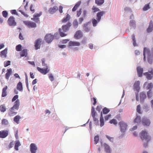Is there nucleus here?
Wrapping results in <instances>:
<instances>
[{
    "instance_id": "obj_1",
    "label": "nucleus",
    "mask_w": 153,
    "mask_h": 153,
    "mask_svg": "<svg viewBox=\"0 0 153 153\" xmlns=\"http://www.w3.org/2000/svg\"><path fill=\"white\" fill-rule=\"evenodd\" d=\"M140 137L143 142V145L145 148L148 146V143L150 140L151 138L148 132L146 131H142L140 133Z\"/></svg>"
},
{
    "instance_id": "obj_2",
    "label": "nucleus",
    "mask_w": 153,
    "mask_h": 153,
    "mask_svg": "<svg viewBox=\"0 0 153 153\" xmlns=\"http://www.w3.org/2000/svg\"><path fill=\"white\" fill-rule=\"evenodd\" d=\"M146 54L148 58V62L150 64L152 63L153 60V55L152 53L150 50L146 48H144L143 55V59L144 61L146 60Z\"/></svg>"
},
{
    "instance_id": "obj_3",
    "label": "nucleus",
    "mask_w": 153,
    "mask_h": 153,
    "mask_svg": "<svg viewBox=\"0 0 153 153\" xmlns=\"http://www.w3.org/2000/svg\"><path fill=\"white\" fill-rule=\"evenodd\" d=\"M71 25V23L68 22L66 25H63L61 29H59V34L61 37H64L67 35V34L65 33L69 30Z\"/></svg>"
},
{
    "instance_id": "obj_4",
    "label": "nucleus",
    "mask_w": 153,
    "mask_h": 153,
    "mask_svg": "<svg viewBox=\"0 0 153 153\" xmlns=\"http://www.w3.org/2000/svg\"><path fill=\"white\" fill-rule=\"evenodd\" d=\"M105 13V12L104 11H102L98 12L97 14V19H92V24L93 25L94 27H95L97 25L98 22H99L101 19V16Z\"/></svg>"
},
{
    "instance_id": "obj_5",
    "label": "nucleus",
    "mask_w": 153,
    "mask_h": 153,
    "mask_svg": "<svg viewBox=\"0 0 153 153\" xmlns=\"http://www.w3.org/2000/svg\"><path fill=\"white\" fill-rule=\"evenodd\" d=\"M119 124L120 125V131L123 133L121 135L123 137L127 129V125L126 123L123 121L120 122Z\"/></svg>"
},
{
    "instance_id": "obj_6",
    "label": "nucleus",
    "mask_w": 153,
    "mask_h": 153,
    "mask_svg": "<svg viewBox=\"0 0 153 153\" xmlns=\"http://www.w3.org/2000/svg\"><path fill=\"white\" fill-rule=\"evenodd\" d=\"M101 145L104 147V151L106 153H111L112 150L109 145L105 143H103L102 142H100Z\"/></svg>"
},
{
    "instance_id": "obj_7",
    "label": "nucleus",
    "mask_w": 153,
    "mask_h": 153,
    "mask_svg": "<svg viewBox=\"0 0 153 153\" xmlns=\"http://www.w3.org/2000/svg\"><path fill=\"white\" fill-rule=\"evenodd\" d=\"M42 14V12H40L39 14L35 13L33 15V18H31L32 20L34 21L35 22L39 24L40 22L39 18Z\"/></svg>"
},
{
    "instance_id": "obj_8",
    "label": "nucleus",
    "mask_w": 153,
    "mask_h": 153,
    "mask_svg": "<svg viewBox=\"0 0 153 153\" xmlns=\"http://www.w3.org/2000/svg\"><path fill=\"white\" fill-rule=\"evenodd\" d=\"M23 23L29 28H35L36 27V23L30 21H24Z\"/></svg>"
},
{
    "instance_id": "obj_9",
    "label": "nucleus",
    "mask_w": 153,
    "mask_h": 153,
    "mask_svg": "<svg viewBox=\"0 0 153 153\" xmlns=\"http://www.w3.org/2000/svg\"><path fill=\"white\" fill-rule=\"evenodd\" d=\"M7 22L9 25L11 26H14L16 24L15 18L12 16H11L9 18Z\"/></svg>"
},
{
    "instance_id": "obj_10",
    "label": "nucleus",
    "mask_w": 153,
    "mask_h": 153,
    "mask_svg": "<svg viewBox=\"0 0 153 153\" xmlns=\"http://www.w3.org/2000/svg\"><path fill=\"white\" fill-rule=\"evenodd\" d=\"M54 37V36L52 35L51 34H48L45 36V39L47 43H49L52 41Z\"/></svg>"
},
{
    "instance_id": "obj_11",
    "label": "nucleus",
    "mask_w": 153,
    "mask_h": 153,
    "mask_svg": "<svg viewBox=\"0 0 153 153\" xmlns=\"http://www.w3.org/2000/svg\"><path fill=\"white\" fill-rule=\"evenodd\" d=\"M142 123L143 125L149 126L151 123V121L150 120L147 118L144 117L142 119Z\"/></svg>"
},
{
    "instance_id": "obj_12",
    "label": "nucleus",
    "mask_w": 153,
    "mask_h": 153,
    "mask_svg": "<svg viewBox=\"0 0 153 153\" xmlns=\"http://www.w3.org/2000/svg\"><path fill=\"white\" fill-rule=\"evenodd\" d=\"M146 76V78L149 80L151 79L153 77V71L152 69H151V71L146 72L144 74Z\"/></svg>"
},
{
    "instance_id": "obj_13",
    "label": "nucleus",
    "mask_w": 153,
    "mask_h": 153,
    "mask_svg": "<svg viewBox=\"0 0 153 153\" xmlns=\"http://www.w3.org/2000/svg\"><path fill=\"white\" fill-rule=\"evenodd\" d=\"M37 147L34 143H31L30 145V150L31 153H36Z\"/></svg>"
},
{
    "instance_id": "obj_14",
    "label": "nucleus",
    "mask_w": 153,
    "mask_h": 153,
    "mask_svg": "<svg viewBox=\"0 0 153 153\" xmlns=\"http://www.w3.org/2000/svg\"><path fill=\"white\" fill-rule=\"evenodd\" d=\"M42 42V39H38L35 41V46L36 50L40 48Z\"/></svg>"
},
{
    "instance_id": "obj_15",
    "label": "nucleus",
    "mask_w": 153,
    "mask_h": 153,
    "mask_svg": "<svg viewBox=\"0 0 153 153\" xmlns=\"http://www.w3.org/2000/svg\"><path fill=\"white\" fill-rule=\"evenodd\" d=\"M37 69L41 73L43 74H45L47 73H48L49 71V70L48 69L47 66H46V68L45 69L41 68L39 67H37Z\"/></svg>"
},
{
    "instance_id": "obj_16",
    "label": "nucleus",
    "mask_w": 153,
    "mask_h": 153,
    "mask_svg": "<svg viewBox=\"0 0 153 153\" xmlns=\"http://www.w3.org/2000/svg\"><path fill=\"white\" fill-rule=\"evenodd\" d=\"M20 105V102L19 100L17 99L14 103V104L12 107V109H16L18 110L19 108Z\"/></svg>"
},
{
    "instance_id": "obj_17",
    "label": "nucleus",
    "mask_w": 153,
    "mask_h": 153,
    "mask_svg": "<svg viewBox=\"0 0 153 153\" xmlns=\"http://www.w3.org/2000/svg\"><path fill=\"white\" fill-rule=\"evenodd\" d=\"M8 132L7 131H0V137L4 138L8 135Z\"/></svg>"
},
{
    "instance_id": "obj_18",
    "label": "nucleus",
    "mask_w": 153,
    "mask_h": 153,
    "mask_svg": "<svg viewBox=\"0 0 153 153\" xmlns=\"http://www.w3.org/2000/svg\"><path fill=\"white\" fill-rule=\"evenodd\" d=\"M80 45V43L79 42L70 41L69 42L68 47H70L73 46H79Z\"/></svg>"
},
{
    "instance_id": "obj_19",
    "label": "nucleus",
    "mask_w": 153,
    "mask_h": 153,
    "mask_svg": "<svg viewBox=\"0 0 153 153\" xmlns=\"http://www.w3.org/2000/svg\"><path fill=\"white\" fill-rule=\"evenodd\" d=\"M82 36V33L81 32L80 30H79L77 31L75 35H74V37L76 39H79Z\"/></svg>"
},
{
    "instance_id": "obj_20",
    "label": "nucleus",
    "mask_w": 153,
    "mask_h": 153,
    "mask_svg": "<svg viewBox=\"0 0 153 153\" xmlns=\"http://www.w3.org/2000/svg\"><path fill=\"white\" fill-rule=\"evenodd\" d=\"M7 49L5 48L4 50L1 52L0 56L2 58H5L7 56Z\"/></svg>"
},
{
    "instance_id": "obj_21",
    "label": "nucleus",
    "mask_w": 153,
    "mask_h": 153,
    "mask_svg": "<svg viewBox=\"0 0 153 153\" xmlns=\"http://www.w3.org/2000/svg\"><path fill=\"white\" fill-rule=\"evenodd\" d=\"M146 97V94L143 92H141L140 94V98L141 102H143L144 101V100Z\"/></svg>"
},
{
    "instance_id": "obj_22",
    "label": "nucleus",
    "mask_w": 153,
    "mask_h": 153,
    "mask_svg": "<svg viewBox=\"0 0 153 153\" xmlns=\"http://www.w3.org/2000/svg\"><path fill=\"white\" fill-rule=\"evenodd\" d=\"M140 82L139 81H137L135 82L134 85V88L137 91H139L140 89Z\"/></svg>"
},
{
    "instance_id": "obj_23",
    "label": "nucleus",
    "mask_w": 153,
    "mask_h": 153,
    "mask_svg": "<svg viewBox=\"0 0 153 153\" xmlns=\"http://www.w3.org/2000/svg\"><path fill=\"white\" fill-rule=\"evenodd\" d=\"M138 74L139 77H141L143 72V69L140 67H138L137 68Z\"/></svg>"
},
{
    "instance_id": "obj_24",
    "label": "nucleus",
    "mask_w": 153,
    "mask_h": 153,
    "mask_svg": "<svg viewBox=\"0 0 153 153\" xmlns=\"http://www.w3.org/2000/svg\"><path fill=\"white\" fill-rule=\"evenodd\" d=\"M7 72L5 74V78L7 79H8L9 77L12 74V69L11 68H10L7 69Z\"/></svg>"
},
{
    "instance_id": "obj_25",
    "label": "nucleus",
    "mask_w": 153,
    "mask_h": 153,
    "mask_svg": "<svg viewBox=\"0 0 153 153\" xmlns=\"http://www.w3.org/2000/svg\"><path fill=\"white\" fill-rule=\"evenodd\" d=\"M153 29V22L151 21L150 22L149 25L147 30V31L148 33L151 32Z\"/></svg>"
},
{
    "instance_id": "obj_26",
    "label": "nucleus",
    "mask_w": 153,
    "mask_h": 153,
    "mask_svg": "<svg viewBox=\"0 0 153 153\" xmlns=\"http://www.w3.org/2000/svg\"><path fill=\"white\" fill-rule=\"evenodd\" d=\"M17 89L20 91H23V86L22 82H19L17 85Z\"/></svg>"
},
{
    "instance_id": "obj_27",
    "label": "nucleus",
    "mask_w": 153,
    "mask_h": 153,
    "mask_svg": "<svg viewBox=\"0 0 153 153\" xmlns=\"http://www.w3.org/2000/svg\"><path fill=\"white\" fill-rule=\"evenodd\" d=\"M21 118V117L20 116L17 115L14 118L13 121L17 124H18L19 123V120Z\"/></svg>"
},
{
    "instance_id": "obj_28",
    "label": "nucleus",
    "mask_w": 153,
    "mask_h": 153,
    "mask_svg": "<svg viewBox=\"0 0 153 153\" xmlns=\"http://www.w3.org/2000/svg\"><path fill=\"white\" fill-rule=\"evenodd\" d=\"M27 49H24L22 50L20 52V55L22 57L25 56L26 57L27 55Z\"/></svg>"
},
{
    "instance_id": "obj_29",
    "label": "nucleus",
    "mask_w": 153,
    "mask_h": 153,
    "mask_svg": "<svg viewBox=\"0 0 153 153\" xmlns=\"http://www.w3.org/2000/svg\"><path fill=\"white\" fill-rule=\"evenodd\" d=\"M7 86H6L4 88L2 89V97H3L6 96L7 95V92L6 90L7 89Z\"/></svg>"
},
{
    "instance_id": "obj_30",
    "label": "nucleus",
    "mask_w": 153,
    "mask_h": 153,
    "mask_svg": "<svg viewBox=\"0 0 153 153\" xmlns=\"http://www.w3.org/2000/svg\"><path fill=\"white\" fill-rule=\"evenodd\" d=\"M100 122V126L101 127H102L104 125V121L103 117H102V112H101Z\"/></svg>"
},
{
    "instance_id": "obj_31",
    "label": "nucleus",
    "mask_w": 153,
    "mask_h": 153,
    "mask_svg": "<svg viewBox=\"0 0 153 153\" xmlns=\"http://www.w3.org/2000/svg\"><path fill=\"white\" fill-rule=\"evenodd\" d=\"M14 109H12L11 108L8 113L9 115L11 116H12L16 114L17 113V112L14 111Z\"/></svg>"
},
{
    "instance_id": "obj_32",
    "label": "nucleus",
    "mask_w": 153,
    "mask_h": 153,
    "mask_svg": "<svg viewBox=\"0 0 153 153\" xmlns=\"http://www.w3.org/2000/svg\"><path fill=\"white\" fill-rule=\"evenodd\" d=\"M9 122L7 120L5 119H3L1 120V124L3 125L7 126L8 125Z\"/></svg>"
},
{
    "instance_id": "obj_33",
    "label": "nucleus",
    "mask_w": 153,
    "mask_h": 153,
    "mask_svg": "<svg viewBox=\"0 0 153 153\" xmlns=\"http://www.w3.org/2000/svg\"><path fill=\"white\" fill-rule=\"evenodd\" d=\"M129 25L130 27H131L134 28L136 27V23L133 20H131L130 21Z\"/></svg>"
},
{
    "instance_id": "obj_34",
    "label": "nucleus",
    "mask_w": 153,
    "mask_h": 153,
    "mask_svg": "<svg viewBox=\"0 0 153 153\" xmlns=\"http://www.w3.org/2000/svg\"><path fill=\"white\" fill-rule=\"evenodd\" d=\"M73 25L74 28L76 29V28L78 25V23L77 20L76 19L74 20L73 23Z\"/></svg>"
},
{
    "instance_id": "obj_35",
    "label": "nucleus",
    "mask_w": 153,
    "mask_h": 153,
    "mask_svg": "<svg viewBox=\"0 0 153 153\" xmlns=\"http://www.w3.org/2000/svg\"><path fill=\"white\" fill-rule=\"evenodd\" d=\"M95 3L98 5H101L104 3V0H95Z\"/></svg>"
},
{
    "instance_id": "obj_36",
    "label": "nucleus",
    "mask_w": 153,
    "mask_h": 153,
    "mask_svg": "<svg viewBox=\"0 0 153 153\" xmlns=\"http://www.w3.org/2000/svg\"><path fill=\"white\" fill-rule=\"evenodd\" d=\"M70 19V16L68 14H67L66 16V17L63 19L62 21L63 22H65L68 21Z\"/></svg>"
},
{
    "instance_id": "obj_37",
    "label": "nucleus",
    "mask_w": 153,
    "mask_h": 153,
    "mask_svg": "<svg viewBox=\"0 0 153 153\" xmlns=\"http://www.w3.org/2000/svg\"><path fill=\"white\" fill-rule=\"evenodd\" d=\"M140 118H141L140 116H137L136 118L134 120V122L137 123H140L141 122Z\"/></svg>"
},
{
    "instance_id": "obj_38",
    "label": "nucleus",
    "mask_w": 153,
    "mask_h": 153,
    "mask_svg": "<svg viewBox=\"0 0 153 153\" xmlns=\"http://www.w3.org/2000/svg\"><path fill=\"white\" fill-rule=\"evenodd\" d=\"M153 87V84L152 83H150L148 84V85L146 87V90H151Z\"/></svg>"
},
{
    "instance_id": "obj_39",
    "label": "nucleus",
    "mask_w": 153,
    "mask_h": 153,
    "mask_svg": "<svg viewBox=\"0 0 153 153\" xmlns=\"http://www.w3.org/2000/svg\"><path fill=\"white\" fill-rule=\"evenodd\" d=\"M21 145V143L19 141L16 142L15 146V149L17 151L18 150V147L19 146H20Z\"/></svg>"
},
{
    "instance_id": "obj_40",
    "label": "nucleus",
    "mask_w": 153,
    "mask_h": 153,
    "mask_svg": "<svg viewBox=\"0 0 153 153\" xmlns=\"http://www.w3.org/2000/svg\"><path fill=\"white\" fill-rule=\"evenodd\" d=\"M0 110L2 112H4L6 110L5 106L4 105H1L0 106Z\"/></svg>"
},
{
    "instance_id": "obj_41",
    "label": "nucleus",
    "mask_w": 153,
    "mask_h": 153,
    "mask_svg": "<svg viewBox=\"0 0 153 153\" xmlns=\"http://www.w3.org/2000/svg\"><path fill=\"white\" fill-rule=\"evenodd\" d=\"M102 111L104 114H106L110 111V110L106 107H105L103 109Z\"/></svg>"
},
{
    "instance_id": "obj_42",
    "label": "nucleus",
    "mask_w": 153,
    "mask_h": 153,
    "mask_svg": "<svg viewBox=\"0 0 153 153\" xmlns=\"http://www.w3.org/2000/svg\"><path fill=\"white\" fill-rule=\"evenodd\" d=\"M150 8L149 4H146L143 8L144 11H146Z\"/></svg>"
},
{
    "instance_id": "obj_43",
    "label": "nucleus",
    "mask_w": 153,
    "mask_h": 153,
    "mask_svg": "<svg viewBox=\"0 0 153 153\" xmlns=\"http://www.w3.org/2000/svg\"><path fill=\"white\" fill-rule=\"evenodd\" d=\"M22 46L21 45L19 44L17 45L16 46V50L17 51H21V48Z\"/></svg>"
},
{
    "instance_id": "obj_44",
    "label": "nucleus",
    "mask_w": 153,
    "mask_h": 153,
    "mask_svg": "<svg viewBox=\"0 0 153 153\" xmlns=\"http://www.w3.org/2000/svg\"><path fill=\"white\" fill-rule=\"evenodd\" d=\"M99 140V136L97 135L95 136L94 138V141L95 144H97Z\"/></svg>"
},
{
    "instance_id": "obj_45",
    "label": "nucleus",
    "mask_w": 153,
    "mask_h": 153,
    "mask_svg": "<svg viewBox=\"0 0 153 153\" xmlns=\"http://www.w3.org/2000/svg\"><path fill=\"white\" fill-rule=\"evenodd\" d=\"M92 9L94 11V12H95L97 11H100V9L95 7L94 6H93V7Z\"/></svg>"
},
{
    "instance_id": "obj_46",
    "label": "nucleus",
    "mask_w": 153,
    "mask_h": 153,
    "mask_svg": "<svg viewBox=\"0 0 153 153\" xmlns=\"http://www.w3.org/2000/svg\"><path fill=\"white\" fill-rule=\"evenodd\" d=\"M110 123L111 124L113 123L114 125H116L117 123V122L116 120L113 119L110 121Z\"/></svg>"
},
{
    "instance_id": "obj_47",
    "label": "nucleus",
    "mask_w": 153,
    "mask_h": 153,
    "mask_svg": "<svg viewBox=\"0 0 153 153\" xmlns=\"http://www.w3.org/2000/svg\"><path fill=\"white\" fill-rule=\"evenodd\" d=\"M148 97L149 98H151L152 96V93L151 90H149L147 93Z\"/></svg>"
},
{
    "instance_id": "obj_48",
    "label": "nucleus",
    "mask_w": 153,
    "mask_h": 153,
    "mask_svg": "<svg viewBox=\"0 0 153 153\" xmlns=\"http://www.w3.org/2000/svg\"><path fill=\"white\" fill-rule=\"evenodd\" d=\"M106 137L111 142H113L114 140V138L113 137H111L110 136H108V135H105Z\"/></svg>"
},
{
    "instance_id": "obj_49",
    "label": "nucleus",
    "mask_w": 153,
    "mask_h": 153,
    "mask_svg": "<svg viewBox=\"0 0 153 153\" xmlns=\"http://www.w3.org/2000/svg\"><path fill=\"white\" fill-rule=\"evenodd\" d=\"M49 78L51 81H53L54 80L53 76L52 74H48Z\"/></svg>"
},
{
    "instance_id": "obj_50",
    "label": "nucleus",
    "mask_w": 153,
    "mask_h": 153,
    "mask_svg": "<svg viewBox=\"0 0 153 153\" xmlns=\"http://www.w3.org/2000/svg\"><path fill=\"white\" fill-rule=\"evenodd\" d=\"M10 61H7L5 62L4 63V66L6 67L7 66L10 65Z\"/></svg>"
},
{
    "instance_id": "obj_51",
    "label": "nucleus",
    "mask_w": 153,
    "mask_h": 153,
    "mask_svg": "<svg viewBox=\"0 0 153 153\" xmlns=\"http://www.w3.org/2000/svg\"><path fill=\"white\" fill-rule=\"evenodd\" d=\"M2 15L4 17L6 18L8 15V13L6 11H3L2 13Z\"/></svg>"
},
{
    "instance_id": "obj_52",
    "label": "nucleus",
    "mask_w": 153,
    "mask_h": 153,
    "mask_svg": "<svg viewBox=\"0 0 153 153\" xmlns=\"http://www.w3.org/2000/svg\"><path fill=\"white\" fill-rule=\"evenodd\" d=\"M94 120L95 122V124L96 125H97L99 123V120L98 119L96 118L95 117H93Z\"/></svg>"
},
{
    "instance_id": "obj_53",
    "label": "nucleus",
    "mask_w": 153,
    "mask_h": 153,
    "mask_svg": "<svg viewBox=\"0 0 153 153\" xmlns=\"http://www.w3.org/2000/svg\"><path fill=\"white\" fill-rule=\"evenodd\" d=\"M19 11L20 12L22 15H23L25 16L26 17H28L29 16L27 14H26L25 13H24V12H23L22 10H19Z\"/></svg>"
},
{
    "instance_id": "obj_54",
    "label": "nucleus",
    "mask_w": 153,
    "mask_h": 153,
    "mask_svg": "<svg viewBox=\"0 0 153 153\" xmlns=\"http://www.w3.org/2000/svg\"><path fill=\"white\" fill-rule=\"evenodd\" d=\"M25 83L26 85L27 86L28 83V79L27 74L26 73H25Z\"/></svg>"
},
{
    "instance_id": "obj_55",
    "label": "nucleus",
    "mask_w": 153,
    "mask_h": 153,
    "mask_svg": "<svg viewBox=\"0 0 153 153\" xmlns=\"http://www.w3.org/2000/svg\"><path fill=\"white\" fill-rule=\"evenodd\" d=\"M124 10H125V12H126V13H127L128 12H129V11L130 12H131V9L128 7H126L124 9Z\"/></svg>"
},
{
    "instance_id": "obj_56",
    "label": "nucleus",
    "mask_w": 153,
    "mask_h": 153,
    "mask_svg": "<svg viewBox=\"0 0 153 153\" xmlns=\"http://www.w3.org/2000/svg\"><path fill=\"white\" fill-rule=\"evenodd\" d=\"M49 12L51 14H53L55 12V11L54 10L53 8H50L49 10Z\"/></svg>"
},
{
    "instance_id": "obj_57",
    "label": "nucleus",
    "mask_w": 153,
    "mask_h": 153,
    "mask_svg": "<svg viewBox=\"0 0 153 153\" xmlns=\"http://www.w3.org/2000/svg\"><path fill=\"white\" fill-rule=\"evenodd\" d=\"M18 97V96L17 95H15L12 99V102H13L16 100Z\"/></svg>"
},
{
    "instance_id": "obj_58",
    "label": "nucleus",
    "mask_w": 153,
    "mask_h": 153,
    "mask_svg": "<svg viewBox=\"0 0 153 153\" xmlns=\"http://www.w3.org/2000/svg\"><path fill=\"white\" fill-rule=\"evenodd\" d=\"M111 114H109L108 115H106L105 117V120H107L108 119L111 117Z\"/></svg>"
},
{
    "instance_id": "obj_59",
    "label": "nucleus",
    "mask_w": 153,
    "mask_h": 153,
    "mask_svg": "<svg viewBox=\"0 0 153 153\" xmlns=\"http://www.w3.org/2000/svg\"><path fill=\"white\" fill-rule=\"evenodd\" d=\"M137 112L140 113H141L140 110V105H138L137 106Z\"/></svg>"
},
{
    "instance_id": "obj_60",
    "label": "nucleus",
    "mask_w": 153,
    "mask_h": 153,
    "mask_svg": "<svg viewBox=\"0 0 153 153\" xmlns=\"http://www.w3.org/2000/svg\"><path fill=\"white\" fill-rule=\"evenodd\" d=\"M84 30L86 32H88L90 31V28L89 27H86L83 28Z\"/></svg>"
},
{
    "instance_id": "obj_61",
    "label": "nucleus",
    "mask_w": 153,
    "mask_h": 153,
    "mask_svg": "<svg viewBox=\"0 0 153 153\" xmlns=\"http://www.w3.org/2000/svg\"><path fill=\"white\" fill-rule=\"evenodd\" d=\"M14 145V143L13 142H11L9 145V149H10Z\"/></svg>"
},
{
    "instance_id": "obj_62",
    "label": "nucleus",
    "mask_w": 153,
    "mask_h": 153,
    "mask_svg": "<svg viewBox=\"0 0 153 153\" xmlns=\"http://www.w3.org/2000/svg\"><path fill=\"white\" fill-rule=\"evenodd\" d=\"M11 11V13L12 14H16V15H18L16 10H12Z\"/></svg>"
},
{
    "instance_id": "obj_63",
    "label": "nucleus",
    "mask_w": 153,
    "mask_h": 153,
    "mask_svg": "<svg viewBox=\"0 0 153 153\" xmlns=\"http://www.w3.org/2000/svg\"><path fill=\"white\" fill-rule=\"evenodd\" d=\"M81 9H80L79 10L77 11V17H79L81 13Z\"/></svg>"
},
{
    "instance_id": "obj_64",
    "label": "nucleus",
    "mask_w": 153,
    "mask_h": 153,
    "mask_svg": "<svg viewBox=\"0 0 153 153\" xmlns=\"http://www.w3.org/2000/svg\"><path fill=\"white\" fill-rule=\"evenodd\" d=\"M45 114H48V116L49 114H50L51 113V111L49 110H46L45 111Z\"/></svg>"
}]
</instances>
